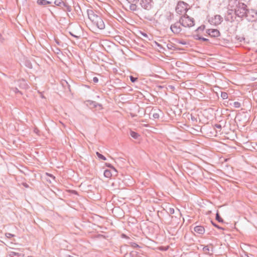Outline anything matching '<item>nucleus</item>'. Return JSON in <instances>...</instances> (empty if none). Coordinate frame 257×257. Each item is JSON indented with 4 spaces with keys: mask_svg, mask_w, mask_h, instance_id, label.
I'll list each match as a JSON object with an SVG mask.
<instances>
[{
    "mask_svg": "<svg viewBox=\"0 0 257 257\" xmlns=\"http://www.w3.org/2000/svg\"><path fill=\"white\" fill-rule=\"evenodd\" d=\"M215 219L219 222H223V219L220 217V216L219 215V214L218 212L216 214Z\"/></svg>",
    "mask_w": 257,
    "mask_h": 257,
    "instance_id": "a211bd4d",
    "label": "nucleus"
},
{
    "mask_svg": "<svg viewBox=\"0 0 257 257\" xmlns=\"http://www.w3.org/2000/svg\"><path fill=\"white\" fill-rule=\"evenodd\" d=\"M230 105H232V103H230ZM232 105L235 108H239L241 106L240 103L238 101L233 102Z\"/></svg>",
    "mask_w": 257,
    "mask_h": 257,
    "instance_id": "6ab92c4d",
    "label": "nucleus"
},
{
    "mask_svg": "<svg viewBox=\"0 0 257 257\" xmlns=\"http://www.w3.org/2000/svg\"><path fill=\"white\" fill-rule=\"evenodd\" d=\"M93 81L95 83H97L98 82V78L97 77H94L93 78Z\"/></svg>",
    "mask_w": 257,
    "mask_h": 257,
    "instance_id": "c9c22d12",
    "label": "nucleus"
},
{
    "mask_svg": "<svg viewBox=\"0 0 257 257\" xmlns=\"http://www.w3.org/2000/svg\"><path fill=\"white\" fill-rule=\"evenodd\" d=\"M66 257H73V256L71 255H67L66 256Z\"/></svg>",
    "mask_w": 257,
    "mask_h": 257,
    "instance_id": "5fc2aeb1",
    "label": "nucleus"
},
{
    "mask_svg": "<svg viewBox=\"0 0 257 257\" xmlns=\"http://www.w3.org/2000/svg\"><path fill=\"white\" fill-rule=\"evenodd\" d=\"M202 37L200 36L199 35H197L196 36H194V38L196 39V40H201V39L200 38H201Z\"/></svg>",
    "mask_w": 257,
    "mask_h": 257,
    "instance_id": "4c0bfd02",
    "label": "nucleus"
},
{
    "mask_svg": "<svg viewBox=\"0 0 257 257\" xmlns=\"http://www.w3.org/2000/svg\"><path fill=\"white\" fill-rule=\"evenodd\" d=\"M131 5L130 6V9L132 11H137V6L136 5L137 3H130Z\"/></svg>",
    "mask_w": 257,
    "mask_h": 257,
    "instance_id": "dca6fc26",
    "label": "nucleus"
},
{
    "mask_svg": "<svg viewBox=\"0 0 257 257\" xmlns=\"http://www.w3.org/2000/svg\"><path fill=\"white\" fill-rule=\"evenodd\" d=\"M103 175L105 177L107 178H110L112 175L110 171L109 170H105L104 171Z\"/></svg>",
    "mask_w": 257,
    "mask_h": 257,
    "instance_id": "2eb2a0df",
    "label": "nucleus"
},
{
    "mask_svg": "<svg viewBox=\"0 0 257 257\" xmlns=\"http://www.w3.org/2000/svg\"><path fill=\"white\" fill-rule=\"evenodd\" d=\"M107 166L109 167V168H113L111 164H107Z\"/></svg>",
    "mask_w": 257,
    "mask_h": 257,
    "instance_id": "de8ad7c7",
    "label": "nucleus"
},
{
    "mask_svg": "<svg viewBox=\"0 0 257 257\" xmlns=\"http://www.w3.org/2000/svg\"><path fill=\"white\" fill-rule=\"evenodd\" d=\"M194 231L200 234H203L205 232V229L202 226H196L194 227Z\"/></svg>",
    "mask_w": 257,
    "mask_h": 257,
    "instance_id": "f8f14e48",
    "label": "nucleus"
},
{
    "mask_svg": "<svg viewBox=\"0 0 257 257\" xmlns=\"http://www.w3.org/2000/svg\"><path fill=\"white\" fill-rule=\"evenodd\" d=\"M69 192L73 194H75V195L78 194V193L76 190H69Z\"/></svg>",
    "mask_w": 257,
    "mask_h": 257,
    "instance_id": "473e14b6",
    "label": "nucleus"
},
{
    "mask_svg": "<svg viewBox=\"0 0 257 257\" xmlns=\"http://www.w3.org/2000/svg\"><path fill=\"white\" fill-rule=\"evenodd\" d=\"M56 43H57V44H58V45L59 44V41H58V40H56Z\"/></svg>",
    "mask_w": 257,
    "mask_h": 257,
    "instance_id": "864d4df0",
    "label": "nucleus"
},
{
    "mask_svg": "<svg viewBox=\"0 0 257 257\" xmlns=\"http://www.w3.org/2000/svg\"><path fill=\"white\" fill-rule=\"evenodd\" d=\"M23 185L26 188H28L29 187L28 185L26 183H23Z\"/></svg>",
    "mask_w": 257,
    "mask_h": 257,
    "instance_id": "09e8293b",
    "label": "nucleus"
},
{
    "mask_svg": "<svg viewBox=\"0 0 257 257\" xmlns=\"http://www.w3.org/2000/svg\"><path fill=\"white\" fill-rule=\"evenodd\" d=\"M206 33L211 37H217L220 35V32L217 29H207Z\"/></svg>",
    "mask_w": 257,
    "mask_h": 257,
    "instance_id": "9d476101",
    "label": "nucleus"
},
{
    "mask_svg": "<svg viewBox=\"0 0 257 257\" xmlns=\"http://www.w3.org/2000/svg\"><path fill=\"white\" fill-rule=\"evenodd\" d=\"M247 10V6L244 3H238L235 9V15L240 18L245 17Z\"/></svg>",
    "mask_w": 257,
    "mask_h": 257,
    "instance_id": "7ed1b4c3",
    "label": "nucleus"
},
{
    "mask_svg": "<svg viewBox=\"0 0 257 257\" xmlns=\"http://www.w3.org/2000/svg\"><path fill=\"white\" fill-rule=\"evenodd\" d=\"M155 45L157 46L160 49H163L162 46L157 42H155Z\"/></svg>",
    "mask_w": 257,
    "mask_h": 257,
    "instance_id": "72a5a7b5",
    "label": "nucleus"
},
{
    "mask_svg": "<svg viewBox=\"0 0 257 257\" xmlns=\"http://www.w3.org/2000/svg\"><path fill=\"white\" fill-rule=\"evenodd\" d=\"M180 23H179V21L176 22L175 24L171 25L170 27V29L171 31L174 34H179L182 31V28L180 27Z\"/></svg>",
    "mask_w": 257,
    "mask_h": 257,
    "instance_id": "6e6552de",
    "label": "nucleus"
},
{
    "mask_svg": "<svg viewBox=\"0 0 257 257\" xmlns=\"http://www.w3.org/2000/svg\"><path fill=\"white\" fill-rule=\"evenodd\" d=\"M223 21L222 17L219 15H215L208 19V22L212 25L218 26Z\"/></svg>",
    "mask_w": 257,
    "mask_h": 257,
    "instance_id": "0eeeda50",
    "label": "nucleus"
},
{
    "mask_svg": "<svg viewBox=\"0 0 257 257\" xmlns=\"http://www.w3.org/2000/svg\"><path fill=\"white\" fill-rule=\"evenodd\" d=\"M153 2L152 0H141L140 5L146 10H150L152 8Z\"/></svg>",
    "mask_w": 257,
    "mask_h": 257,
    "instance_id": "1a4fd4ad",
    "label": "nucleus"
},
{
    "mask_svg": "<svg viewBox=\"0 0 257 257\" xmlns=\"http://www.w3.org/2000/svg\"><path fill=\"white\" fill-rule=\"evenodd\" d=\"M13 254H14L15 255H19V253L13 252Z\"/></svg>",
    "mask_w": 257,
    "mask_h": 257,
    "instance_id": "3c124183",
    "label": "nucleus"
},
{
    "mask_svg": "<svg viewBox=\"0 0 257 257\" xmlns=\"http://www.w3.org/2000/svg\"><path fill=\"white\" fill-rule=\"evenodd\" d=\"M172 15L170 14L169 17H168V19H170L171 20L172 19Z\"/></svg>",
    "mask_w": 257,
    "mask_h": 257,
    "instance_id": "8fccbe9b",
    "label": "nucleus"
},
{
    "mask_svg": "<svg viewBox=\"0 0 257 257\" xmlns=\"http://www.w3.org/2000/svg\"><path fill=\"white\" fill-rule=\"evenodd\" d=\"M188 4L187 3L183 1H180L178 3L176 7V12L180 15H181L184 12L186 13L188 10Z\"/></svg>",
    "mask_w": 257,
    "mask_h": 257,
    "instance_id": "20e7f679",
    "label": "nucleus"
},
{
    "mask_svg": "<svg viewBox=\"0 0 257 257\" xmlns=\"http://www.w3.org/2000/svg\"><path fill=\"white\" fill-rule=\"evenodd\" d=\"M5 235H6V236L7 238H11V237H12L14 236V234H12L11 233H6Z\"/></svg>",
    "mask_w": 257,
    "mask_h": 257,
    "instance_id": "c85d7f7f",
    "label": "nucleus"
},
{
    "mask_svg": "<svg viewBox=\"0 0 257 257\" xmlns=\"http://www.w3.org/2000/svg\"><path fill=\"white\" fill-rule=\"evenodd\" d=\"M34 133H35L36 134H38L39 131L37 128H35L34 130Z\"/></svg>",
    "mask_w": 257,
    "mask_h": 257,
    "instance_id": "79ce46f5",
    "label": "nucleus"
},
{
    "mask_svg": "<svg viewBox=\"0 0 257 257\" xmlns=\"http://www.w3.org/2000/svg\"><path fill=\"white\" fill-rule=\"evenodd\" d=\"M4 40V38L2 37V34L0 33V41L2 42Z\"/></svg>",
    "mask_w": 257,
    "mask_h": 257,
    "instance_id": "a18cd8bd",
    "label": "nucleus"
},
{
    "mask_svg": "<svg viewBox=\"0 0 257 257\" xmlns=\"http://www.w3.org/2000/svg\"><path fill=\"white\" fill-rule=\"evenodd\" d=\"M130 135L132 138H133L135 139H138V137L139 136V134L137 133L134 131H131Z\"/></svg>",
    "mask_w": 257,
    "mask_h": 257,
    "instance_id": "f3484780",
    "label": "nucleus"
},
{
    "mask_svg": "<svg viewBox=\"0 0 257 257\" xmlns=\"http://www.w3.org/2000/svg\"><path fill=\"white\" fill-rule=\"evenodd\" d=\"M203 250L204 251L205 253L207 254V252L209 251V248L208 245L204 246L203 248Z\"/></svg>",
    "mask_w": 257,
    "mask_h": 257,
    "instance_id": "a878e982",
    "label": "nucleus"
},
{
    "mask_svg": "<svg viewBox=\"0 0 257 257\" xmlns=\"http://www.w3.org/2000/svg\"><path fill=\"white\" fill-rule=\"evenodd\" d=\"M211 223L215 227L217 228L218 229H220V230H224V228L222 227H220L218 225H217V224H216L215 222H214L213 221H211Z\"/></svg>",
    "mask_w": 257,
    "mask_h": 257,
    "instance_id": "393cba45",
    "label": "nucleus"
},
{
    "mask_svg": "<svg viewBox=\"0 0 257 257\" xmlns=\"http://www.w3.org/2000/svg\"><path fill=\"white\" fill-rule=\"evenodd\" d=\"M191 119H192V120H193L194 119H195V118H194V117H192H192H191Z\"/></svg>",
    "mask_w": 257,
    "mask_h": 257,
    "instance_id": "4d7b16f0",
    "label": "nucleus"
},
{
    "mask_svg": "<svg viewBox=\"0 0 257 257\" xmlns=\"http://www.w3.org/2000/svg\"><path fill=\"white\" fill-rule=\"evenodd\" d=\"M167 212L168 214H173L175 213V210L173 208L169 207L167 209Z\"/></svg>",
    "mask_w": 257,
    "mask_h": 257,
    "instance_id": "b1692460",
    "label": "nucleus"
},
{
    "mask_svg": "<svg viewBox=\"0 0 257 257\" xmlns=\"http://www.w3.org/2000/svg\"><path fill=\"white\" fill-rule=\"evenodd\" d=\"M122 235V236H123V237H126V238H127V237L126 236V235H125V234H123Z\"/></svg>",
    "mask_w": 257,
    "mask_h": 257,
    "instance_id": "603ef678",
    "label": "nucleus"
},
{
    "mask_svg": "<svg viewBox=\"0 0 257 257\" xmlns=\"http://www.w3.org/2000/svg\"><path fill=\"white\" fill-rule=\"evenodd\" d=\"M54 4L56 6L61 7L64 11L70 12L72 11L71 7L62 0H55Z\"/></svg>",
    "mask_w": 257,
    "mask_h": 257,
    "instance_id": "423d86ee",
    "label": "nucleus"
},
{
    "mask_svg": "<svg viewBox=\"0 0 257 257\" xmlns=\"http://www.w3.org/2000/svg\"><path fill=\"white\" fill-rule=\"evenodd\" d=\"M62 84L64 86H65V85H66L68 86V87H69V85H68L67 82L65 80H64L62 82Z\"/></svg>",
    "mask_w": 257,
    "mask_h": 257,
    "instance_id": "e433bc0d",
    "label": "nucleus"
},
{
    "mask_svg": "<svg viewBox=\"0 0 257 257\" xmlns=\"http://www.w3.org/2000/svg\"><path fill=\"white\" fill-rule=\"evenodd\" d=\"M214 127L217 129L221 130L222 128L221 125L220 124H215Z\"/></svg>",
    "mask_w": 257,
    "mask_h": 257,
    "instance_id": "c756f323",
    "label": "nucleus"
},
{
    "mask_svg": "<svg viewBox=\"0 0 257 257\" xmlns=\"http://www.w3.org/2000/svg\"><path fill=\"white\" fill-rule=\"evenodd\" d=\"M17 85L19 86L20 88L22 89H28L29 87V86L26 82V80L24 79H20L18 80L17 82Z\"/></svg>",
    "mask_w": 257,
    "mask_h": 257,
    "instance_id": "9b49d317",
    "label": "nucleus"
},
{
    "mask_svg": "<svg viewBox=\"0 0 257 257\" xmlns=\"http://www.w3.org/2000/svg\"><path fill=\"white\" fill-rule=\"evenodd\" d=\"M205 28V25H201V26L199 27L196 30V31H203Z\"/></svg>",
    "mask_w": 257,
    "mask_h": 257,
    "instance_id": "bb28decb",
    "label": "nucleus"
},
{
    "mask_svg": "<svg viewBox=\"0 0 257 257\" xmlns=\"http://www.w3.org/2000/svg\"><path fill=\"white\" fill-rule=\"evenodd\" d=\"M56 53L57 54H59V53L61 51L60 49H59L58 48H56Z\"/></svg>",
    "mask_w": 257,
    "mask_h": 257,
    "instance_id": "49530a36",
    "label": "nucleus"
},
{
    "mask_svg": "<svg viewBox=\"0 0 257 257\" xmlns=\"http://www.w3.org/2000/svg\"><path fill=\"white\" fill-rule=\"evenodd\" d=\"M87 15L88 18L98 29L100 30L104 29V23L100 16L95 14L92 10H88Z\"/></svg>",
    "mask_w": 257,
    "mask_h": 257,
    "instance_id": "f257e3e1",
    "label": "nucleus"
},
{
    "mask_svg": "<svg viewBox=\"0 0 257 257\" xmlns=\"http://www.w3.org/2000/svg\"><path fill=\"white\" fill-rule=\"evenodd\" d=\"M168 49L170 50L173 49V46L172 44H168L167 45Z\"/></svg>",
    "mask_w": 257,
    "mask_h": 257,
    "instance_id": "f704fd0d",
    "label": "nucleus"
},
{
    "mask_svg": "<svg viewBox=\"0 0 257 257\" xmlns=\"http://www.w3.org/2000/svg\"><path fill=\"white\" fill-rule=\"evenodd\" d=\"M130 245L133 248H141V246H139L137 243L134 242H129Z\"/></svg>",
    "mask_w": 257,
    "mask_h": 257,
    "instance_id": "4be33fe9",
    "label": "nucleus"
},
{
    "mask_svg": "<svg viewBox=\"0 0 257 257\" xmlns=\"http://www.w3.org/2000/svg\"><path fill=\"white\" fill-rule=\"evenodd\" d=\"M69 33H70V34L72 36H73V37H75V38H78V36H76V35H74V34H72L71 32H69Z\"/></svg>",
    "mask_w": 257,
    "mask_h": 257,
    "instance_id": "c03bdc74",
    "label": "nucleus"
},
{
    "mask_svg": "<svg viewBox=\"0 0 257 257\" xmlns=\"http://www.w3.org/2000/svg\"><path fill=\"white\" fill-rule=\"evenodd\" d=\"M178 212L179 214L180 215H181V213L180 212V210H179V209H178Z\"/></svg>",
    "mask_w": 257,
    "mask_h": 257,
    "instance_id": "6e6d98bb",
    "label": "nucleus"
},
{
    "mask_svg": "<svg viewBox=\"0 0 257 257\" xmlns=\"http://www.w3.org/2000/svg\"><path fill=\"white\" fill-rule=\"evenodd\" d=\"M96 154L97 156L98 157V158L99 159L103 160H106V157H104L102 154H101L100 153H99L98 152H96Z\"/></svg>",
    "mask_w": 257,
    "mask_h": 257,
    "instance_id": "412c9836",
    "label": "nucleus"
},
{
    "mask_svg": "<svg viewBox=\"0 0 257 257\" xmlns=\"http://www.w3.org/2000/svg\"><path fill=\"white\" fill-rule=\"evenodd\" d=\"M51 3H52L51 2L48 1L47 0H37V4L38 5L43 6H45L46 5L51 4Z\"/></svg>",
    "mask_w": 257,
    "mask_h": 257,
    "instance_id": "ddd939ff",
    "label": "nucleus"
},
{
    "mask_svg": "<svg viewBox=\"0 0 257 257\" xmlns=\"http://www.w3.org/2000/svg\"><path fill=\"white\" fill-rule=\"evenodd\" d=\"M130 80H131V82H132L133 83H134L138 80L137 77H135L133 76H130Z\"/></svg>",
    "mask_w": 257,
    "mask_h": 257,
    "instance_id": "cd10ccee",
    "label": "nucleus"
},
{
    "mask_svg": "<svg viewBox=\"0 0 257 257\" xmlns=\"http://www.w3.org/2000/svg\"><path fill=\"white\" fill-rule=\"evenodd\" d=\"M178 43L179 44H181L182 45H186L187 44V42L183 40H179L178 41Z\"/></svg>",
    "mask_w": 257,
    "mask_h": 257,
    "instance_id": "2f4dec72",
    "label": "nucleus"
},
{
    "mask_svg": "<svg viewBox=\"0 0 257 257\" xmlns=\"http://www.w3.org/2000/svg\"><path fill=\"white\" fill-rule=\"evenodd\" d=\"M112 168L114 170V171H116V169H115L113 167Z\"/></svg>",
    "mask_w": 257,
    "mask_h": 257,
    "instance_id": "13d9d810",
    "label": "nucleus"
},
{
    "mask_svg": "<svg viewBox=\"0 0 257 257\" xmlns=\"http://www.w3.org/2000/svg\"><path fill=\"white\" fill-rule=\"evenodd\" d=\"M128 3H137L139 0H126Z\"/></svg>",
    "mask_w": 257,
    "mask_h": 257,
    "instance_id": "7c9ffc66",
    "label": "nucleus"
},
{
    "mask_svg": "<svg viewBox=\"0 0 257 257\" xmlns=\"http://www.w3.org/2000/svg\"><path fill=\"white\" fill-rule=\"evenodd\" d=\"M11 90L13 91L15 93H19L20 95H22V92L20 91L17 87H12Z\"/></svg>",
    "mask_w": 257,
    "mask_h": 257,
    "instance_id": "aec40b11",
    "label": "nucleus"
},
{
    "mask_svg": "<svg viewBox=\"0 0 257 257\" xmlns=\"http://www.w3.org/2000/svg\"><path fill=\"white\" fill-rule=\"evenodd\" d=\"M221 97L223 99H226L228 97V94L225 92H221Z\"/></svg>",
    "mask_w": 257,
    "mask_h": 257,
    "instance_id": "5701e85b",
    "label": "nucleus"
},
{
    "mask_svg": "<svg viewBox=\"0 0 257 257\" xmlns=\"http://www.w3.org/2000/svg\"><path fill=\"white\" fill-rule=\"evenodd\" d=\"M201 40L203 41H208L209 40L208 39H206L205 38H204V37H201Z\"/></svg>",
    "mask_w": 257,
    "mask_h": 257,
    "instance_id": "a19ab883",
    "label": "nucleus"
},
{
    "mask_svg": "<svg viewBox=\"0 0 257 257\" xmlns=\"http://www.w3.org/2000/svg\"><path fill=\"white\" fill-rule=\"evenodd\" d=\"M243 254H244L242 255V257H249L248 254L246 252L244 251Z\"/></svg>",
    "mask_w": 257,
    "mask_h": 257,
    "instance_id": "ea45409f",
    "label": "nucleus"
},
{
    "mask_svg": "<svg viewBox=\"0 0 257 257\" xmlns=\"http://www.w3.org/2000/svg\"><path fill=\"white\" fill-rule=\"evenodd\" d=\"M47 175L49 176L51 178H52L53 179H55V177L53 175H52V174H49L48 173H47Z\"/></svg>",
    "mask_w": 257,
    "mask_h": 257,
    "instance_id": "37998d69",
    "label": "nucleus"
},
{
    "mask_svg": "<svg viewBox=\"0 0 257 257\" xmlns=\"http://www.w3.org/2000/svg\"><path fill=\"white\" fill-rule=\"evenodd\" d=\"M160 113H162L160 109H158L157 112H154L152 116L153 119H158L160 117Z\"/></svg>",
    "mask_w": 257,
    "mask_h": 257,
    "instance_id": "4468645a",
    "label": "nucleus"
},
{
    "mask_svg": "<svg viewBox=\"0 0 257 257\" xmlns=\"http://www.w3.org/2000/svg\"><path fill=\"white\" fill-rule=\"evenodd\" d=\"M179 23L184 27H192L195 25L194 19L186 14L180 17Z\"/></svg>",
    "mask_w": 257,
    "mask_h": 257,
    "instance_id": "f03ea898",
    "label": "nucleus"
},
{
    "mask_svg": "<svg viewBox=\"0 0 257 257\" xmlns=\"http://www.w3.org/2000/svg\"><path fill=\"white\" fill-rule=\"evenodd\" d=\"M141 34L142 36H143V37H144L145 38H148V35L146 33L141 32Z\"/></svg>",
    "mask_w": 257,
    "mask_h": 257,
    "instance_id": "58836bf2",
    "label": "nucleus"
},
{
    "mask_svg": "<svg viewBox=\"0 0 257 257\" xmlns=\"http://www.w3.org/2000/svg\"><path fill=\"white\" fill-rule=\"evenodd\" d=\"M245 17L248 22L255 21L257 19V12L252 9H247Z\"/></svg>",
    "mask_w": 257,
    "mask_h": 257,
    "instance_id": "39448f33",
    "label": "nucleus"
}]
</instances>
